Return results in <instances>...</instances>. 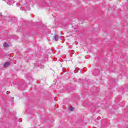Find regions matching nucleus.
Returning a JSON list of instances; mask_svg holds the SVG:
<instances>
[{
	"label": "nucleus",
	"mask_w": 128,
	"mask_h": 128,
	"mask_svg": "<svg viewBox=\"0 0 128 128\" xmlns=\"http://www.w3.org/2000/svg\"><path fill=\"white\" fill-rule=\"evenodd\" d=\"M7 4H8L9 6H12L13 4H14V0H8L7 2H6Z\"/></svg>",
	"instance_id": "f257e3e1"
},
{
	"label": "nucleus",
	"mask_w": 128,
	"mask_h": 128,
	"mask_svg": "<svg viewBox=\"0 0 128 128\" xmlns=\"http://www.w3.org/2000/svg\"><path fill=\"white\" fill-rule=\"evenodd\" d=\"M8 66H10V62H6L4 65V68H6Z\"/></svg>",
	"instance_id": "f03ea898"
},
{
	"label": "nucleus",
	"mask_w": 128,
	"mask_h": 128,
	"mask_svg": "<svg viewBox=\"0 0 128 128\" xmlns=\"http://www.w3.org/2000/svg\"><path fill=\"white\" fill-rule=\"evenodd\" d=\"M53 39L54 40H56V42H58V36H56V35H54Z\"/></svg>",
	"instance_id": "7ed1b4c3"
},
{
	"label": "nucleus",
	"mask_w": 128,
	"mask_h": 128,
	"mask_svg": "<svg viewBox=\"0 0 128 128\" xmlns=\"http://www.w3.org/2000/svg\"><path fill=\"white\" fill-rule=\"evenodd\" d=\"M4 48H8V44L7 43H4Z\"/></svg>",
	"instance_id": "20e7f679"
},
{
	"label": "nucleus",
	"mask_w": 128,
	"mask_h": 128,
	"mask_svg": "<svg viewBox=\"0 0 128 128\" xmlns=\"http://www.w3.org/2000/svg\"><path fill=\"white\" fill-rule=\"evenodd\" d=\"M69 110H71V112H72L74 111V107H71L69 108Z\"/></svg>",
	"instance_id": "39448f33"
},
{
	"label": "nucleus",
	"mask_w": 128,
	"mask_h": 128,
	"mask_svg": "<svg viewBox=\"0 0 128 128\" xmlns=\"http://www.w3.org/2000/svg\"><path fill=\"white\" fill-rule=\"evenodd\" d=\"M0 16H2V13L0 14Z\"/></svg>",
	"instance_id": "423d86ee"
}]
</instances>
